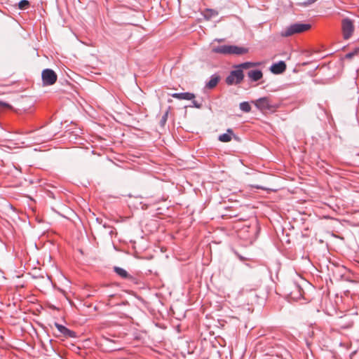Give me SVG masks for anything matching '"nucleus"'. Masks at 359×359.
<instances>
[{
    "mask_svg": "<svg viewBox=\"0 0 359 359\" xmlns=\"http://www.w3.org/2000/svg\"><path fill=\"white\" fill-rule=\"evenodd\" d=\"M212 52L215 53H220V54H236V55H242L248 53V49L242 47H238L236 46H219L217 47H213L212 48Z\"/></svg>",
    "mask_w": 359,
    "mask_h": 359,
    "instance_id": "nucleus-1",
    "label": "nucleus"
},
{
    "mask_svg": "<svg viewBox=\"0 0 359 359\" xmlns=\"http://www.w3.org/2000/svg\"><path fill=\"white\" fill-rule=\"evenodd\" d=\"M311 28V25L309 24H301V23H295L291 25L288 27H287L285 31L282 32L281 36L284 37H287L292 36L295 34H300L304 32L309 30Z\"/></svg>",
    "mask_w": 359,
    "mask_h": 359,
    "instance_id": "nucleus-2",
    "label": "nucleus"
},
{
    "mask_svg": "<svg viewBox=\"0 0 359 359\" xmlns=\"http://www.w3.org/2000/svg\"><path fill=\"white\" fill-rule=\"evenodd\" d=\"M41 79L44 86H52L57 79V74L51 69H45L41 72Z\"/></svg>",
    "mask_w": 359,
    "mask_h": 359,
    "instance_id": "nucleus-3",
    "label": "nucleus"
},
{
    "mask_svg": "<svg viewBox=\"0 0 359 359\" xmlns=\"http://www.w3.org/2000/svg\"><path fill=\"white\" fill-rule=\"evenodd\" d=\"M341 30L344 39H348L353 34L354 31V25L351 20L344 18L341 21Z\"/></svg>",
    "mask_w": 359,
    "mask_h": 359,
    "instance_id": "nucleus-4",
    "label": "nucleus"
},
{
    "mask_svg": "<svg viewBox=\"0 0 359 359\" xmlns=\"http://www.w3.org/2000/svg\"><path fill=\"white\" fill-rule=\"evenodd\" d=\"M244 78V74L242 69L233 70L231 72L230 74L226 78V83L228 85H236L240 83Z\"/></svg>",
    "mask_w": 359,
    "mask_h": 359,
    "instance_id": "nucleus-5",
    "label": "nucleus"
},
{
    "mask_svg": "<svg viewBox=\"0 0 359 359\" xmlns=\"http://www.w3.org/2000/svg\"><path fill=\"white\" fill-rule=\"evenodd\" d=\"M355 323H359V315L357 313H348L341 318V325L343 327H351Z\"/></svg>",
    "mask_w": 359,
    "mask_h": 359,
    "instance_id": "nucleus-6",
    "label": "nucleus"
},
{
    "mask_svg": "<svg viewBox=\"0 0 359 359\" xmlns=\"http://www.w3.org/2000/svg\"><path fill=\"white\" fill-rule=\"evenodd\" d=\"M172 97L178 100H192L193 106L197 109L202 107V104L194 100L195 95L191 93H173Z\"/></svg>",
    "mask_w": 359,
    "mask_h": 359,
    "instance_id": "nucleus-7",
    "label": "nucleus"
},
{
    "mask_svg": "<svg viewBox=\"0 0 359 359\" xmlns=\"http://www.w3.org/2000/svg\"><path fill=\"white\" fill-rule=\"evenodd\" d=\"M55 326L65 337L66 338H76L77 334L73 330H71L66 327L65 326L59 324L58 323H55Z\"/></svg>",
    "mask_w": 359,
    "mask_h": 359,
    "instance_id": "nucleus-8",
    "label": "nucleus"
},
{
    "mask_svg": "<svg viewBox=\"0 0 359 359\" xmlns=\"http://www.w3.org/2000/svg\"><path fill=\"white\" fill-rule=\"evenodd\" d=\"M303 290L296 284H293L290 287V296L293 299H299L303 297Z\"/></svg>",
    "mask_w": 359,
    "mask_h": 359,
    "instance_id": "nucleus-9",
    "label": "nucleus"
},
{
    "mask_svg": "<svg viewBox=\"0 0 359 359\" xmlns=\"http://www.w3.org/2000/svg\"><path fill=\"white\" fill-rule=\"evenodd\" d=\"M255 106L262 111L271 109V105L267 97H262L254 102Z\"/></svg>",
    "mask_w": 359,
    "mask_h": 359,
    "instance_id": "nucleus-10",
    "label": "nucleus"
},
{
    "mask_svg": "<svg viewBox=\"0 0 359 359\" xmlns=\"http://www.w3.org/2000/svg\"><path fill=\"white\" fill-rule=\"evenodd\" d=\"M286 69V65L283 61H280L278 63H275L271 65L270 69L273 74H281Z\"/></svg>",
    "mask_w": 359,
    "mask_h": 359,
    "instance_id": "nucleus-11",
    "label": "nucleus"
},
{
    "mask_svg": "<svg viewBox=\"0 0 359 359\" xmlns=\"http://www.w3.org/2000/svg\"><path fill=\"white\" fill-rule=\"evenodd\" d=\"M232 136H234L232 129L229 128L226 133L222 134L219 136V140L222 142H229L231 140Z\"/></svg>",
    "mask_w": 359,
    "mask_h": 359,
    "instance_id": "nucleus-12",
    "label": "nucleus"
},
{
    "mask_svg": "<svg viewBox=\"0 0 359 359\" xmlns=\"http://www.w3.org/2000/svg\"><path fill=\"white\" fill-rule=\"evenodd\" d=\"M248 76L252 81H257L262 78L263 74L261 70H251L248 72Z\"/></svg>",
    "mask_w": 359,
    "mask_h": 359,
    "instance_id": "nucleus-13",
    "label": "nucleus"
},
{
    "mask_svg": "<svg viewBox=\"0 0 359 359\" xmlns=\"http://www.w3.org/2000/svg\"><path fill=\"white\" fill-rule=\"evenodd\" d=\"M114 271L122 278L130 279L132 278L126 270L121 267L115 266L114 267Z\"/></svg>",
    "mask_w": 359,
    "mask_h": 359,
    "instance_id": "nucleus-14",
    "label": "nucleus"
},
{
    "mask_svg": "<svg viewBox=\"0 0 359 359\" xmlns=\"http://www.w3.org/2000/svg\"><path fill=\"white\" fill-rule=\"evenodd\" d=\"M219 80V78L218 76L212 77L211 79L207 83L206 87L210 89L215 88L217 85Z\"/></svg>",
    "mask_w": 359,
    "mask_h": 359,
    "instance_id": "nucleus-15",
    "label": "nucleus"
},
{
    "mask_svg": "<svg viewBox=\"0 0 359 359\" xmlns=\"http://www.w3.org/2000/svg\"><path fill=\"white\" fill-rule=\"evenodd\" d=\"M258 65H259V63L247 62H244V63L239 65L237 67L239 69L243 70V69H249L251 67H254Z\"/></svg>",
    "mask_w": 359,
    "mask_h": 359,
    "instance_id": "nucleus-16",
    "label": "nucleus"
},
{
    "mask_svg": "<svg viewBox=\"0 0 359 359\" xmlns=\"http://www.w3.org/2000/svg\"><path fill=\"white\" fill-rule=\"evenodd\" d=\"M241 111L248 113L251 111V106L248 102H243L240 104Z\"/></svg>",
    "mask_w": 359,
    "mask_h": 359,
    "instance_id": "nucleus-17",
    "label": "nucleus"
},
{
    "mask_svg": "<svg viewBox=\"0 0 359 359\" xmlns=\"http://www.w3.org/2000/svg\"><path fill=\"white\" fill-rule=\"evenodd\" d=\"M29 6V2L27 0H21L18 3V8L20 10H25L27 9Z\"/></svg>",
    "mask_w": 359,
    "mask_h": 359,
    "instance_id": "nucleus-18",
    "label": "nucleus"
},
{
    "mask_svg": "<svg viewBox=\"0 0 359 359\" xmlns=\"http://www.w3.org/2000/svg\"><path fill=\"white\" fill-rule=\"evenodd\" d=\"M118 114H120L121 116L118 117V119H116L118 122H122L125 120V116L128 115V111L126 109H123V112H118Z\"/></svg>",
    "mask_w": 359,
    "mask_h": 359,
    "instance_id": "nucleus-19",
    "label": "nucleus"
},
{
    "mask_svg": "<svg viewBox=\"0 0 359 359\" xmlns=\"http://www.w3.org/2000/svg\"><path fill=\"white\" fill-rule=\"evenodd\" d=\"M168 111H167L164 115L162 116L161 121H160V124L161 126H164L166 121H167V119H168Z\"/></svg>",
    "mask_w": 359,
    "mask_h": 359,
    "instance_id": "nucleus-20",
    "label": "nucleus"
},
{
    "mask_svg": "<svg viewBox=\"0 0 359 359\" xmlns=\"http://www.w3.org/2000/svg\"><path fill=\"white\" fill-rule=\"evenodd\" d=\"M359 53V47L355 48L353 52L348 53L346 57L347 58H352L354 55H356Z\"/></svg>",
    "mask_w": 359,
    "mask_h": 359,
    "instance_id": "nucleus-21",
    "label": "nucleus"
},
{
    "mask_svg": "<svg viewBox=\"0 0 359 359\" xmlns=\"http://www.w3.org/2000/svg\"><path fill=\"white\" fill-rule=\"evenodd\" d=\"M10 105L8 103L0 101V108L1 107H8Z\"/></svg>",
    "mask_w": 359,
    "mask_h": 359,
    "instance_id": "nucleus-22",
    "label": "nucleus"
},
{
    "mask_svg": "<svg viewBox=\"0 0 359 359\" xmlns=\"http://www.w3.org/2000/svg\"><path fill=\"white\" fill-rule=\"evenodd\" d=\"M252 187L256 189H267L266 187L259 185H252Z\"/></svg>",
    "mask_w": 359,
    "mask_h": 359,
    "instance_id": "nucleus-23",
    "label": "nucleus"
},
{
    "mask_svg": "<svg viewBox=\"0 0 359 359\" xmlns=\"http://www.w3.org/2000/svg\"><path fill=\"white\" fill-rule=\"evenodd\" d=\"M316 0H309L308 2L305 3V5H310L313 4Z\"/></svg>",
    "mask_w": 359,
    "mask_h": 359,
    "instance_id": "nucleus-24",
    "label": "nucleus"
},
{
    "mask_svg": "<svg viewBox=\"0 0 359 359\" xmlns=\"http://www.w3.org/2000/svg\"><path fill=\"white\" fill-rule=\"evenodd\" d=\"M210 11L211 12V15H217V12L212 11Z\"/></svg>",
    "mask_w": 359,
    "mask_h": 359,
    "instance_id": "nucleus-25",
    "label": "nucleus"
},
{
    "mask_svg": "<svg viewBox=\"0 0 359 359\" xmlns=\"http://www.w3.org/2000/svg\"><path fill=\"white\" fill-rule=\"evenodd\" d=\"M109 234L110 236H111V235H112V230H111V231L109 232Z\"/></svg>",
    "mask_w": 359,
    "mask_h": 359,
    "instance_id": "nucleus-26",
    "label": "nucleus"
}]
</instances>
